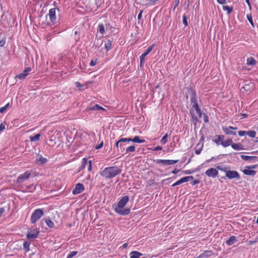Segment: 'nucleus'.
<instances>
[{
    "instance_id": "f257e3e1",
    "label": "nucleus",
    "mask_w": 258,
    "mask_h": 258,
    "mask_svg": "<svg viewBox=\"0 0 258 258\" xmlns=\"http://www.w3.org/2000/svg\"><path fill=\"white\" fill-rule=\"evenodd\" d=\"M129 201V197L125 196L120 199L117 204V207L115 208L114 211L120 215H127L130 213V208H126L123 209Z\"/></svg>"
},
{
    "instance_id": "f03ea898",
    "label": "nucleus",
    "mask_w": 258,
    "mask_h": 258,
    "mask_svg": "<svg viewBox=\"0 0 258 258\" xmlns=\"http://www.w3.org/2000/svg\"><path fill=\"white\" fill-rule=\"evenodd\" d=\"M217 168L225 173V176L221 177L223 179L226 180V178H228V179H236V180H239L240 179L239 173L235 170H231L230 167L229 166L224 167L218 165L217 166Z\"/></svg>"
},
{
    "instance_id": "7ed1b4c3",
    "label": "nucleus",
    "mask_w": 258,
    "mask_h": 258,
    "mask_svg": "<svg viewBox=\"0 0 258 258\" xmlns=\"http://www.w3.org/2000/svg\"><path fill=\"white\" fill-rule=\"evenodd\" d=\"M121 172V169L116 166H110L105 168L100 172V175L107 178H112Z\"/></svg>"
},
{
    "instance_id": "20e7f679",
    "label": "nucleus",
    "mask_w": 258,
    "mask_h": 258,
    "mask_svg": "<svg viewBox=\"0 0 258 258\" xmlns=\"http://www.w3.org/2000/svg\"><path fill=\"white\" fill-rule=\"evenodd\" d=\"M190 113L192 116V119L195 122V124L199 121V118H201L202 116V111L201 110L198 102H195V104L192 105V106L189 110Z\"/></svg>"
},
{
    "instance_id": "39448f33",
    "label": "nucleus",
    "mask_w": 258,
    "mask_h": 258,
    "mask_svg": "<svg viewBox=\"0 0 258 258\" xmlns=\"http://www.w3.org/2000/svg\"><path fill=\"white\" fill-rule=\"evenodd\" d=\"M43 211L41 209H36L32 213L31 217V222L35 224L42 216Z\"/></svg>"
},
{
    "instance_id": "423d86ee",
    "label": "nucleus",
    "mask_w": 258,
    "mask_h": 258,
    "mask_svg": "<svg viewBox=\"0 0 258 258\" xmlns=\"http://www.w3.org/2000/svg\"><path fill=\"white\" fill-rule=\"evenodd\" d=\"M56 11H57V12L59 13V10L58 9L52 8L49 10V13H48V15H49L50 21L53 24H55L57 22L56 16Z\"/></svg>"
},
{
    "instance_id": "0eeeda50",
    "label": "nucleus",
    "mask_w": 258,
    "mask_h": 258,
    "mask_svg": "<svg viewBox=\"0 0 258 258\" xmlns=\"http://www.w3.org/2000/svg\"><path fill=\"white\" fill-rule=\"evenodd\" d=\"M187 93L190 96L191 103L195 104V102H198L197 99L196 92L191 87H188L187 88Z\"/></svg>"
},
{
    "instance_id": "6e6552de",
    "label": "nucleus",
    "mask_w": 258,
    "mask_h": 258,
    "mask_svg": "<svg viewBox=\"0 0 258 258\" xmlns=\"http://www.w3.org/2000/svg\"><path fill=\"white\" fill-rule=\"evenodd\" d=\"M39 231L36 229H30L28 230L27 237L29 239H34L39 235Z\"/></svg>"
},
{
    "instance_id": "1a4fd4ad",
    "label": "nucleus",
    "mask_w": 258,
    "mask_h": 258,
    "mask_svg": "<svg viewBox=\"0 0 258 258\" xmlns=\"http://www.w3.org/2000/svg\"><path fill=\"white\" fill-rule=\"evenodd\" d=\"M30 171H27L23 174H20L17 179L18 183H21L27 180L30 176Z\"/></svg>"
},
{
    "instance_id": "9d476101",
    "label": "nucleus",
    "mask_w": 258,
    "mask_h": 258,
    "mask_svg": "<svg viewBox=\"0 0 258 258\" xmlns=\"http://www.w3.org/2000/svg\"><path fill=\"white\" fill-rule=\"evenodd\" d=\"M218 169L216 168H210L205 172L206 175L209 177L214 178L218 175Z\"/></svg>"
},
{
    "instance_id": "9b49d317",
    "label": "nucleus",
    "mask_w": 258,
    "mask_h": 258,
    "mask_svg": "<svg viewBox=\"0 0 258 258\" xmlns=\"http://www.w3.org/2000/svg\"><path fill=\"white\" fill-rule=\"evenodd\" d=\"M178 162V160H163V159H157L156 160V162L158 164H162L163 165L168 166L170 165H173L177 163Z\"/></svg>"
},
{
    "instance_id": "f8f14e48",
    "label": "nucleus",
    "mask_w": 258,
    "mask_h": 258,
    "mask_svg": "<svg viewBox=\"0 0 258 258\" xmlns=\"http://www.w3.org/2000/svg\"><path fill=\"white\" fill-rule=\"evenodd\" d=\"M85 189L84 186L81 183H78L76 184L75 188L73 190L72 193L73 195H77L82 192Z\"/></svg>"
},
{
    "instance_id": "ddd939ff",
    "label": "nucleus",
    "mask_w": 258,
    "mask_h": 258,
    "mask_svg": "<svg viewBox=\"0 0 258 258\" xmlns=\"http://www.w3.org/2000/svg\"><path fill=\"white\" fill-rule=\"evenodd\" d=\"M127 142H133L136 143H143L145 142V140L144 139H141L139 136H135L133 139L131 138H126Z\"/></svg>"
},
{
    "instance_id": "4468645a",
    "label": "nucleus",
    "mask_w": 258,
    "mask_h": 258,
    "mask_svg": "<svg viewBox=\"0 0 258 258\" xmlns=\"http://www.w3.org/2000/svg\"><path fill=\"white\" fill-rule=\"evenodd\" d=\"M254 87H255L254 83L253 82H250V83H248V84L244 85L242 87V89H244L245 91L250 92L251 90L254 89Z\"/></svg>"
},
{
    "instance_id": "2eb2a0df",
    "label": "nucleus",
    "mask_w": 258,
    "mask_h": 258,
    "mask_svg": "<svg viewBox=\"0 0 258 258\" xmlns=\"http://www.w3.org/2000/svg\"><path fill=\"white\" fill-rule=\"evenodd\" d=\"M155 44H153L150 46L148 47V48L146 50V51L140 56L141 57V59H145V57L149 54L150 53L151 51L153 49V48L155 47Z\"/></svg>"
},
{
    "instance_id": "dca6fc26",
    "label": "nucleus",
    "mask_w": 258,
    "mask_h": 258,
    "mask_svg": "<svg viewBox=\"0 0 258 258\" xmlns=\"http://www.w3.org/2000/svg\"><path fill=\"white\" fill-rule=\"evenodd\" d=\"M213 254L212 251L205 250L203 253H201L198 256L199 258L209 257Z\"/></svg>"
},
{
    "instance_id": "f3484780",
    "label": "nucleus",
    "mask_w": 258,
    "mask_h": 258,
    "mask_svg": "<svg viewBox=\"0 0 258 258\" xmlns=\"http://www.w3.org/2000/svg\"><path fill=\"white\" fill-rule=\"evenodd\" d=\"M215 138H217V139L213 140V142L216 143L217 145L221 144V142H222V140L224 139V135H217L215 136Z\"/></svg>"
},
{
    "instance_id": "a211bd4d",
    "label": "nucleus",
    "mask_w": 258,
    "mask_h": 258,
    "mask_svg": "<svg viewBox=\"0 0 258 258\" xmlns=\"http://www.w3.org/2000/svg\"><path fill=\"white\" fill-rule=\"evenodd\" d=\"M222 130L224 133L227 135H236V133L235 132L233 131L232 130L229 128V127L223 126Z\"/></svg>"
},
{
    "instance_id": "6ab92c4d",
    "label": "nucleus",
    "mask_w": 258,
    "mask_h": 258,
    "mask_svg": "<svg viewBox=\"0 0 258 258\" xmlns=\"http://www.w3.org/2000/svg\"><path fill=\"white\" fill-rule=\"evenodd\" d=\"M231 147L235 150H241L244 149L243 148V146L241 143H232L231 145Z\"/></svg>"
},
{
    "instance_id": "aec40b11",
    "label": "nucleus",
    "mask_w": 258,
    "mask_h": 258,
    "mask_svg": "<svg viewBox=\"0 0 258 258\" xmlns=\"http://www.w3.org/2000/svg\"><path fill=\"white\" fill-rule=\"evenodd\" d=\"M251 169H245L243 172L245 175L254 176L256 174V171L253 170H250Z\"/></svg>"
},
{
    "instance_id": "412c9836",
    "label": "nucleus",
    "mask_w": 258,
    "mask_h": 258,
    "mask_svg": "<svg viewBox=\"0 0 258 258\" xmlns=\"http://www.w3.org/2000/svg\"><path fill=\"white\" fill-rule=\"evenodd\" d=\"M130 258H140L143 254L137 251H133L130 253Z\"/></svg>"
},
{
    "instance_id": "4be33fe9",
    "label": "nucleus",
    "mask_w": 258,
    "mask_h": 258,
    "mask_svg": "<svg viewBox=\"0 0 258 258\" xmlns=\"http://www.w3.org/2000/svg\"><path fill=\"white\" fill-rule=\"evenodd\" d=\"M112 41V39H111V40L107 39L106 41H105V48L106 49L107 51L110 50L111 49Z\"/></svg>"
},
{
    "instance_id": "5701e85b",
    "label": "nucleus",
    "mask_w": 258,
    "mask_h": 258,
    "mask_svg": "<svg viewBox=\"0 0 258 258\" xmlns=\"http://www.w3.org/2000/svg\"><path fill=\"white\" fill-rule=\"evenodd\" d=\"M236 241V237L235 236H231L228 240L226 241V243L227 245L230 246L234 243Z\"/></svg>"
},
{
    "instance_id": "b1692460",
    "label": "nucleus",
    "mask_w": 258,
    "mask_h": 258,
    "mask_svg": "<svg viewBox=\"0 0 258 258\" xmlns=\"http://www.w3.org/2000/svg\"><path fill=\"white\" fill-rule=\"evenodd\" d=\"M233 143V141H232V140L231 139H229L225 141H223L222 142H221V145L223 147H227L230 145L231 146V145Z\"/></svg>"
},
{
    "instance_id": "393cba45",
    "label": "nucleus",
    "mask_w": 258,
    "mask_h": 258,
    "mask_svg": "<svg viewBox=\"0 0 258 258\" xmlns=\"http://www.w3.org/2000/svg\"><path fill=\"white\" fill-rule=\"evenodd\" d=\"M240 157L241 159L245 160V161H250L252 160H256L257 159V157L256 156H246L244 155H241L240 156Z\"/></svg>"
},
{
    "instance_id": "a878e982",
    "label": "nucleus",
    "mask_w": 258,
    "mask_h": 258,
    "mask_svg": "<svg viewBox=\"0 0 258 258\" xmlns=\"http://www.w3.org/2000/svg\"><path fill=\"white\" fill-rule=\"evenodd\" d=\"M47 159L43 157L41 155L40 156L38 159H36V163H40L41 165H43L47 162Z\"/></svg>"
},
{
    "instance_id": "bb28decb",
    "label": "nucleus",
    "mask_w": 258,
    "mask_h": 258,
    "mask_svg": "<svg viewBox=\"0 0 258 258\" xmlns=\"http://www.w3.org/2000/svg\"><path fill=\"white\" fill-rule=\"evenodd\" d=\"M246 64L248 65L254 66L256 63V61L255 59L252 57H249L247 58Z\"/></svg>"
},
{
    "instance_id": "cd10ccee",
    "label": "nucleus",
    "mask_w": 258,
    "mask_h": 258,
    "mask_svg": "<svg viewBox=\"0 0 258 258\" xmlns=\"http://www.w3.org/2000/svg\"><path fill=\"white\" fill-rule=\"evenodd\" d=\"M126 142H127L126 138H121L115 143V147L117 148L118 152H119V144L121 143H124Z\"/></svg>"
},
{
    "instance_id": "c85d7f7f",
    "label": "nucleus",
    "mask_w": 258,
    "mask_h": 258,
    "mask_svg": "<svg viewBox=\"0 0 258 258\" xmlns=\"http://www.w3.org/2000/svg\"><path fill=\"white\" fill-rule=\"evenodd\" d=\"M28 73H25L24 72L22 73H20V74L17 75L15 77V78L16 79H19L20 80L24 79L28 75Z\"/></svg>"
},
{
    "instance_id": "c756f323",
    "label": "nucleus",
    "mask_w": 258,
    "mask_h": 258,
    "mask_svg": "<svg viewBox=\"0 0 258 258\" xmlns=\"http://www.w3.org/2000/svg\"><path fill=\"white\" fill-rule=\"evenodd\" d=\"M183 182H185V178L184 177L180 178L179 180H177V181H176L174 183H173L172 185V186L174 187V186L180 185Z\"/></svg>"
},
{
    "instance_id": "7c9ffc66",
    "label": "nucleus",
    "mask_w": 258,
    "mask_h": 258,
    "mask_svg": "<svg viewBox=\"0 0 258 258\" xmlns=\"http://www.w3.org/2000/svg\"><path fill=\"white\" fill-rule=\"evenodd\" d=\"M40 136H41V134H37L33 137L31 136L30 137V140L31 142L38 141L40 139Z\"/></svg>"
},
{
    "instance_id": "2f4dec72",
    "label": "nucleus",
    "mask_w": 258,
    "mask_h": 258,
    "mask_svg": "<svg viewBox=\"0 0 258 258\" xmlns=\"http://www.w3.org/2000/svg\"><path fill=\"white\" fill-rule=\"evenodd\" d=\"M76 86L77 87L80 88L81 90H84L85 88H87V85L85 84H81L80 82H76L75 83Z\"/></svg>"
},
{
    "instance_id": "473e14b6",
    "label": "nucleus",
    "mask_w": 258,
    "mask_h": 258,
    "mask_svg": "<svg viewBox=\"0 0 258 258\" xmlns=\"http://www.w3.org/2000/svg\"><path fill=\"white\" fill-rule=\"evenodd\" d=\"M45 223L46 225L49 227V228H52L54 226V224L52 222V221L49 218H46L45 219Z\"/></svg>"
},
{
    "instance_id": "72a5a7b5",
    "label": "nucleus",
    "mask_w": 258,
    "mask_h": 258,
    "mask_svg": "<svg viewBox=\"0 0 258 258\" xmlns=\"http://www.w3.org/2000/svg\"><path fill=\"white\" fill-rule=\"evenodd\" d=\"M222 8L224 11H227V14L228 15L230 14L233 10V8L232 7H230L228 6H223Z\"/></svg>"
},
{
    "instance_id": "f704fd0d",
    "label": "nucleus",
    "mask_w": 258,
    "mask_h": 258,
    "mask_svg": "<svg viewBox=\"0 0 258 258\" xmlns=\"http://www.w3.org/2000/svg\"><path fill=\"white\" fill-rule=\"evenodd\" d=\"M247 136H248L250 138H254L256 135V132L254 131H246V134Z\"/></svg>"
},
{
    "instance_id": "c9c22d12",
    "label": "nucleus",
    "mask_w": 258,
    "mask_h": 258,
    "mask_svg": "<svg viewBox=\"0 0 258 258\" xmlns=\"http://www.w3.org/2000/svg\"><path fill=\"white\" fill-rule=\"evenodd\" d=\"M103 43V42L101 40L100 38L97 39L96 38L95 41H94V45H96V46L99 47L100 46H101Z\"/></svg>"
},
{
    "instance_id": "e433bc0d",
    "label": "nucleus",
    "mask_w": 258,
    "mask_h": 258,
    "mask_svg": "<svg viewBox=\"0 0 258 258\" xmlns=\"http://www.w3.org/2000/svg\"><path fill=\"white\" fill-rule=\"evenodd\" d=\"M30 244V243L29 242H28L27 241H24V242L23 243L24 249H25L26 251H29Z\"/></svg>"
},
{
    "instance_id": "4c0bfd02",
    "label": "nucleus",
    "mask_w": 258,
    "mask_h": 258,
    "mask_svg": "<svg viewBox=\"0 0 258 258\" xmlns=\"http://www.w3.org/2000/svg\"><path fill=\"white\" fill-rule=\"evenodd\" d=\"M168 141V135L166 134L160 140V143L162 144H165Z\"/></svg>"
},
{
    "instance_id": "58836bf2",
    "label": "nucleus",
    "mask_w": 258,
    "mask_h": 258,
    "mask_svg": "<svg viewBox=\"0 0 258 258\" xmlns=\"http://www.w3.org/2000/svg\"><path fill=\"white\" fill-rule=\"evenodd\" d=\"M135 146H131L128 147H127L125 149V153H128L129 152H133L135 151Z\"/></svg>"
},
{
    "instance_id": "ea45409f",
    "label": "nucleus",
    "mask_w": 258,
    "mask_h": 258,
    "mask_svg": "<svg viewBox=\"0 0 258 258\" xmlns=\"http://www.w3.org/2000/svg\"><path fill=\"white\" fill-rule=\"evenodd\" d=\"M10 106V103H8L5 106L0 108V113H4Z\"/></svg>"
},
{
    "instance_id": "a19ab883",
    "label": "nucleus",
    "mask_w": 258,
    "mask_h": 258,
    "mask_svg": "<svg viewBox=\"0 0 258 258\" xmlns=\"http://www.w3.org/2000/svg\"><path fill=\"white\" fill-rule=\"evenodd\" d=\"M98 31L101 33L103 34L105 31L104 26L103 24L99 25Z\"/></svg>"
},
{
    "instance_id": "79ce46f5",
    "label": "nucleus",
    "mask_w": 258,
    "mask_h": 258,
    "mask_svg": "<svg viewBox=\"0 0 258 258\" xmlns=\"http://www.w3.org/2000/svg\"><path fill=\"white\" fill-rule=\"evenodd\" d=\"M88 160L86 158H83V159L82 162V165H81V168L82 169H84V168H85L86 165L88 163Z\"/></svg>"
},
{
    "instance_id": "37998d69",
    "label": "nucleus",
    "mask_w": 258,
    "mask_h": 258,
    "mask_svg": "<svg viewBox=\"0 0 258 258\" xmlns=\"http://www.w3.org/2000/svg\"><path fill=\"white\" fill-rule=\"evenodd\" d=\"M247 18L248 21L249 22V23H250L252 27H254V23H253V21H252L251 15L250 14V15H247Z\"/></svg>"
},
{
    "instance_id": "c03bdc74",
    "label": "nucleus",
    "mask_w": 258,
    "mask_h": 258,
    "mask_svg": "<svg viewBox=\"0 0 258 258\" xmlns=\"http://www.w3.org/2000/svg\"><path fill=\"white\" fill-rule=\"evenodd\" d=\"M125 144L124 143H121L119 144V152H123L125 150Z\"/></svg>"
},
{
    "instance_id": "a18cd8bd",
    "label": "nucleus",
    "mask_w": 258,
    "mask_h": 258,
    "mask_svg": "<svg viewBox=\"0 0 258 258\" xmlns=\"http://www.w3.org/2000/svg\"><path fill=\"white\" fill-rule=\"evenodd\" d=\"M6 41V37H4L2 38V39L0 41V47H4Z\"/></svg>"
},
{
    "instance_id": "49530a36",
    "label": "nucleus",
    "mask_w": 258,
    "mask_h": 258,
    "mask_svg": "<svg viewBox=\"0 0 258 258\" xmlns=\"http://www.w3.org/2000/svg\"><path fill=\"white\" fill-rule=\"evenodd\" d=\"M77 253H78V251H71L69 253V254L68 255V256L69 258H72L73 257L75 256L76 254H77Z\"/></svg>"
},
{
    "instance_id": "de8ad7c7",
    "label": "nucleus",
    "mask_w": 258,
    "mask_h": 258,
    "mask_svg": "<svg viewBox=\"0 0 258 258\" xmlns=\"http://www.w3.org/2000/svg\"><path fill=\"white\" fill-rule=\"evenodd\" d=\"M183 19V23L184 25L185 26H186L188 25L187 20V17L185 15H184L182 17Z\"/></svg>"
},
{
    "instance_id": "09e8293b",
    "label": "nucleus",
    "mask_w": 258,
    "mask_h": 258,
    "mask_svg": "<svg viewBox=\"0 0 258 258\" xmlns=\"http://www.w3.org/2000/svg\"><path fill=\"white\" fill-rule=\"evenodd\" d=\"M90 110H97V108L95 107V105L92 106H88L86 108V111H90Z\"/></svg>"
},
{
    "instance_id": "8fccbe9b",
    "label": "nucleus",
    "mask_w": 258,
    "mask_h": 258,
    "mask_svg": "<svg viewBox=\"0 0 258 258\" xmlns=\"http://www.w3.org/2000/svg\"><path fill=\"white\" fill-rule=\"evenodd\" d=\"M182 172L185 174H190L194 173V170H186L182 171Z\"/></svg>"
},
{
    "instance_id": "3c124183",
    "label": "nucleus",
    "mask_w": 258,
    "mask_h": 258,
    "mask_svg": "<svg viewBox=\"0 0 258 258\" xmlns=\"http://www.w3.org/2000/svg\"><path fill=\"white\" fill-rule=\"evenodd\" d=\"M203 117L204 119V121L206 123H207L209 122V117L208 115L206 113H203Z\"/></svg>"
},
{
    "instance_id": "603ef678",
    "label": "nucleus",
    "mask_w": 258,
    "mask_h": 258,
    "mask_svg": "<svg viewBox=\"0 0 258 258\" xmlns=\"http://www.w3.org/2000/svg\"><path fill=\"white\" fill-rule=\"evenodd\" d=\"M185 178V182L189 181L191 180H192L194 179V177L192 176H185L184 177Z\"/></svg>"
},
{
    "instance_id": "864d4df0",
    "label": "nucleus",
    "mask_w": 258,
    "mask_h": 258,
    "mask_svg": "<svg viewBox=\"0 0 258 258\" xmlns=\"http://www.w3.org/2000/svg\"><path fill=\"white\" fill-rule=\"evenodd\" d=\"M246 131H240L238 132V135L240 137H242V136H244L245 135H246Z\"/></svg>"
},
{
    "instance_id": "5fc2aeb1",
    "label": "nucleus",
    "mask_w": 258,
    "mask_h": 258,
    "mask_svg": "<svg viewBox=\"0 0 258 258\" xmlns=\"http://www.w3.org/2000/svg\"><path fill=\"white\" fill-rule=\"evenodd\" d=\"M97 63V59H92L90 62V66H94Z\"/></svg>"
},
{
    "instance_id": "6e6d98bb",
    "label": "nucleus",
    "mask_w": 258,
    "mask_h": 258,
    "mask_svg": "<svg viewBox=\"0 0 258 258\" xmlns=\"http://www.w3.org/2000/svg\"><path fill=\"white\" fill-rule=\"evenodd\" d=\"M5 124L6 123L5 122L4 123H2L0 124V132H1L2 131H4L5 129Z\"/></svg>"
},
{
    "instance_id": "4d7b16f0",
    "label": "nucleus",
    "mask_w": 258,
    "mask_h": 258,
    "mask_svg": "<svg viewBox=\"0 0 258 258\" xmlns=\"http://www.w3.org/2000/svg\"><path fill=\"white\" fill-rule=\"evenodd\" d=\"M103 146V142L102 141L98 145L95 147L96 149H101Z\"/></svg>"
},
{
    "instance_id": "13d9d810",
    "label": "nucleus",
    "mask_w": 258,
    "mask_h": 258,
    "mask_svg": "<svg viewBox=\"0 0 258 258\" xmlns=\"http://www.w3.org/2000/svg\"><path fill=\"white\" fill-rule=\"evenodd\" d=\"M203 145H202V147L199 149H196V151H195V153L197 154V155H199L202 150V148H203Z\"/></svg>"
},
{
    "instance_id": "bf43d9fd",
    "label": "nucleus",
    "mask_w": 258,
    "mask_h": 258,
    "mask_svg": "<svg viewBox=\"0 0 258 258\" xmlns=\"http://www.w3.org/2000/svg\"><path fill=\"white\" fill-rule=\"evenodd\" d=\"M200 180L198 179H196L191 182L192 185H195L196 184H199L200 183Z\"/></svg>"
},
{
    "instance_id": "052dcab7",
    "label": "nucleus",
    "mask_w": 258,
    "mask_h": 258,
    "mask_svg": "<svg viewBox=\"0 0 258 258\" xmlns=\"http://www.w3.org/2000/svg\"><path fill=\"white\" fill-rule=\"evenodd\" d=\"M162 150V147L161 146H158L155 147L152 150L153 151H158Z\"/></svg>"
},
{
    "instance_id": "680f3d73",
    "label": "nucleus",
    "mask_w": 258,
    "mask_h": 258,
    "mask_svg": "<svg viewBox=\"0 0 258 258\" xmlns=\"http://www.w3.org/2000/svg\"><path fill=\"white\" fill-rule=\"evenodd\" d=\"M257 166H258V165L255 164V165H253L252 166H247L246 168H248V169H255V168H257Z\"/></svg>"
},
{
    "instance_id": "e2e57ef3",
    "label": "nucleus",
    "mask_w": 258,
    "mask_h": 258,
    "mask_svg": "<svg viewBox=\"0 0 258 258\" xmlns=\"http://www.w3.org/2000/svg\"><path fill=\"white\" fill-rule=\"evenodd\" d=\"M95 107L97 108V110H104L103 108H102L101 106H99L98 104H95Z\"/></svg>"
},
{
    "instance_id": "0e129e2a",
    "label": "nucleus",
    "mask_w": 258,
    "mask_h": 258,
    "mask_svg": "<svg viewBox=\"0 0 258 258\" xmlns=\"http://www.w3.org/2000/svg\"><path fill=\"white\" fill-rule=\"evenodd\" d=\"M180 171V169H177L176 168H175L174 170H173L171 173H173V174H177V173H178L179 171Z\"/></svg>"
},
{
    "instance_id": "69168bd1",
    "label": "nucleus",
    "mask_w": 258,
    "mask_h": 258,
    "mask_svg": "<svg viewBox=\"0 0 258 258\" xmlns=\"http://www.w3.org/2000/svg\"><path fill=\"white\" fill-rule=\"evenodd\" d=\"M217 2L221 4V5H224L226 3V0H217Z\"/></svg>"
},
{
    "instance_id": "338daca9",
    "label": "nucleus",
    "mask_w": 258,
    "mask_h": 258,
    "mask_svg": "<svg viewBox=\"0 0 258 258\" xmlns=\"http://www.w3.org/2000/svg\"><path fill=\"white\" fill-rule=\"evenodd\" d=\"M203 165V164L199 166L198 167H197L194 170V172H198L200 171V170L201 169V166Z\"/></svg>"
},
{
    "instance_id": "774afa93",
    "label": "nucleus",
    "mask_w": 258,
    "mask_h": 258,
    "mask_svg": "<svg viewBox=\"0 0 258 258\" xmlns=\"http://www.w3.org/2000/svg\"><path fill=\"white\" fill-rule=\"evenodd\" d=\"M31 70V69L30 67H28L27 68L25 69L24 71H23L25 73H28L29 72H30Z\"/></svg>"
}]
</instances>
